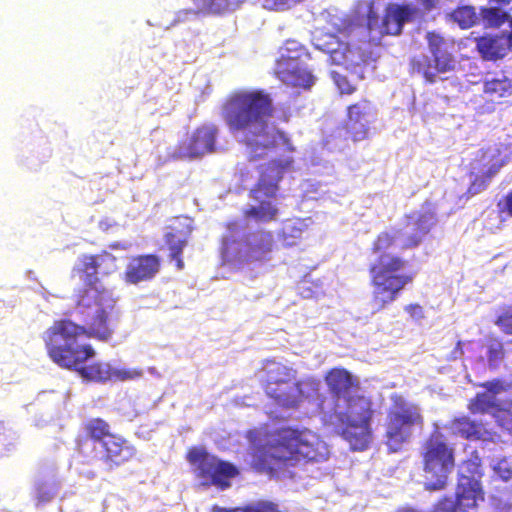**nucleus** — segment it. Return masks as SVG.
I'll list each match as a JSON object with an SVG mask.
<instances>
[{
	"mask_svg": "<svg viewBox=\"0 0 512 512\" xmlns=\"http://www.w3.org/2000/svg\"><path fill=\"white\" fill-rule=\"evenodd\" d=\"M240 508L241 507H236V508H224V507H220L218 505H214L212 507V512H240Z\"/></svg>",
	"mask_w": 512,
	"mask_h": 512,
	"instance_id": "obj_47",
	"label": "nucleus"
},
{
	"mask_svg": "<svg viewBox=\"0 0 512 512\" xmlns=\"http://www.w3.org/2000/svg\"><path fill=\"white\" fill-rule=\"evenodd\" d=\"M495 323L504 333L512 335V310H505Z\"/></svg>",
	"mask_w": 512,
	"mask_h": 512,
	"instance_id": "obj_40",
	"label": "nucleus"
},
{
	"mask_svg": "<svg viewBox=\"0 0 512 512\" xmlns=\"http://www.w3.org/2000/svg\"><path fill=\"white\" fill-rule=\"evenodd\" d=\"M417 2L420 4L424 12H431L432 10L438 8L440 3L439 0H417Z\"/></svg>",
	"mask_w": 512,
	"mask_h": 512,
	"instance_id": "obj_45",
	"label": "nucleus"
},
{
	"mask_svg": "<svg viewBox=\"0 0 512 512\" xmlns=\"http://www.w3.org/2000/svg\"><path fill=\"white\" fill-rule=\"evenodd\" d=\"M218 128L214 124H205L196 128L183 145L184 154L190 158L200 157L215 151Z\"/></svg>",
	"mask_w": 512,
	"mask_h": 512,
	"instance_id": "obj_22",
	"label": "nucleus"
},
{
	"mask_svg": "<svg viewBox=\"0 0 512 512\" xmlns=\"http://www.w3.org/2000/svg\"><path fill=\"white\" fill-rule=\"evenodd\" d=\"M298 0H261L263 6L271 10H283Z\"/></svg>",
	"mask_w": 512,
	"mask_h": 512,
	"instance_id": "obj_42",
	"label": "nucleus"
},
{
	"mask_svg": "<svg viewBox=\"0 0 512 512\" xmlns=\"http://www.w3.org/2000/svg\"><path fill=\"white\" fill-rule=\"evenodd\" d=\"M425 419L420 407L407 401L401 395L392 397L385 420V444L390 452L400 451L410 441L414 430L422 431Z\"/></svg>",
	"mask_w": 512,
	"mask_h": 512,
	"instance_id": "obj_11",
	"label": "nucleus"
},
{
	"mask_svg": "<svg viewBox=\"0 0 512 512\" xmlns=\"http://www.w3.org/2000/svg\"><path fill=\"white\" fill-rule=\"evenodd\" d=\"M294 163V158L289 155L271 159L259 166L258 180L249 191L250 198L259 204L249 206L242 211L245 220H253L258 223H269L276 220L279 209L272 200L277 198L279 184L284 175L294 169Z\"/></svg>",
	"mask_w": 512,
	"mask_h": 512,
	"instance_id": "obj_7",
	"label": "nucleus"
},
{
	"mask_svg": "<svg viewBox=\"0 0 512 512\" xmlns=\"http://www.w3.org/2000/svg\"><path fill=\"white\" fill-rule=\"evenodd\" d=\"M420 457L426 481L424 489L442 491L455 467V450L440 432L431 433L421 444Z\"/></svg>",
	"mask_w": 512,
	"mask_h": 512,
	"instance_id": "obj_10",
	"label": "nucleus"
},
{
	"mask_svg": "<svg viewBox=\"0 0 512 512\" xmlns=\"http://www.w3.org/2000/svg\"><path fill=\"white\" fill-rule=\"evenodd\" d=\"M86 436L95 446L98 460L106 471H114L130 462L137 455L136 447L123 435L114 433L102 418H91L83 424Z\"/></svg>",
	"mask_w": 512,
	"mask_h": 512,
	"instance_id": "obj_9",
	"label": "nucleus"
},
{
	"mask_svg": "<svg viewBox=\"0 0 512 512\" xmlns=\"http://www.w3.org/2000/svg\"><path fill=\"white\" fill-rule=\"evenodd\" d=\"M403 219L405 226L411 229V232L402 241L401 248L403 250L419 247L437 224L436 213L431 209L405 214Z\"/></svg>",
	"mask_w": 512,
	"mask_h": 512,
	"instance_id": "obj_19",
	"label": "nucleus"
},
{
	"mask_svg": "<svg viewBox=\"0 0 512 512\" xmlns=\"http://www.w3.org/2000/svg\"><path fill=\"white\" fill-rule=\"evenodd\" d=\"M481 387L485 388L487 392L491 393V396H495L504 390V383L499 379H493L481 384Z\"/></svg>",
	"mask_w": 512,
	"mask_h": 512,
	"instance_id": "obj_43",
	"label": "nucleus"
},
{
	"mask_svg": "<svg viewBox=\"0 0 512 512\" xmlns=\"http://www.w3.org/2000/svg\"><path fill=\"white\" fill-rule=\"evenodd\" d=\"M240 512H285L279 505L270 500H257L240 508Z\"/></svg>",
	"mask_w": 512,
	"mask_h": 512,
	"instance_id": "obj_34",
	"label": "nucleus"
},
{
	"mask_svg": "<svg viewBox=\"0 0 512 512\" xmlns=\"http://www.w3.org/2000/svg\"><path fill=\"white\" fill-rule=\"evenodd\" d=\"M195 14L221 16L236 10L243 0H191Z\"/></svg>",
	"mask_w": 512,
	"mask_h": 512,
	"instance_id": "obj_26",
	"label": "nucleus"
},
{
	"mask_svg": "<svg viewBox=\"0 0 512 512\" xmlns=\"http://www.w3.org/2000/svg\"><path fill=\"white\" fill-rule=\"evenodd\" d=\"M110 247L113 248V249H117V248H119V244H116V243L115 244H111Z\"/></svg>",
	"mask_w": 512,
	"mask_h": 512,
	"instance_id": "obj_51",
	"label": "nucleus"
},
{
	"mask_svg": "<svg viewBox=\"0 0 512 512\" xmlns=\"http://www.w3.org/2000/svg\"><path fill=\"white\" fill-rule=\"evenodd\" d=\"M463 354H464V351H463V347H462V342L458 341L456 343V346H455L454 350H453L454 358L460 357Z\"/></svg>",
	"mask_w": 512,
	"mask_h": 512,
	"instance_id": "obj_48",
	"label": "nucleus"
},
{
	"mask_svg": "<svg viewBox=\"0 0 512 512\" xmlns=\"http://www.w3.org/2000/svg\"><path fill=\"white\" fill-rule=\"evenodd\" d=\"M326 37L328 39L326 42H324V43L317 42L315 44V46H316V48L329 54L331 59L334 62L339 63L340 59L338 58V54H341L342 57L344 54L343 51L339 52V47L341 46V44L339 43V41L335 35L328 34V35H326ZM318 41H320V39H318Z\"/></svg>",
	"mask_w": 512,
	"mask_h": 512,
	"instance_id": "obj_33",
	"label": "nucleus"
},
{
	"mask_svg": "<svg viewBox=\"0 0 512 512\" xmlns=\"http://www.w3.org/2000/svg\"><path fill=\"white\" fill-rule=\"evenodd\" d=\"M328 390L336 399L345 398L344 411L334 414L335 431L352 450L363 451L372 441V402L363 395H349L359 389V381L344 368H332L325 375Z\"/></svg>",
	"mask_w": 512,
	"mask_h": 512,
	"instance_id": "obj_4",
	"label": "nucleus"
},
{
	"mask_svg": "<svg viewBox=\"0 0 512 512\" xmlns=\"http://www.w3.org/2000/svg\"><path fill=\"white\" fill-rule=\"evenodd\" d=\"M507 41H508V44L510 46V48H512V21H511V24H510V31L507 35Z\"/></svg>",
	"mask_w": 512,
	"mask_h": 512,
	"instance_id": "obj_49",
	"label": "nucleus"
},
{
	"mask_svg": "<svg viewBox=\"0 0 512 512\" xmlns=\"http://www.w3.org/2000/svg\"><path fill=\"white\" fill-rule=\"evenodd\" d=\"M302 54V51H296L295 55L281 53L276 61L274 73L287 85L309 89L314 84L315 78L301 63Z\"/></svg>",
	"mask_w": 512,
	"mask_h": 512,
	"instance_id": "obj_17",
	"label": "nucleus"
},
{
	"mask_svg": "<svg viewBox=\"0 0 512 512\" xmlns=\"http://www.w3.org/2000/svg\"><path fill=\"white\" fill-rule=\"evenodd\" d=\"M275 112L271 95L263 89H239L231 92L222 103L221 116L231 132H242V142L249 151V160L263 158L276 148L281 139L289 152L295 148L282 131H268V122Z\"/></svg>",
	"mask_w": 512,
	"mask_h": 512,
	"instance_id": "obj_1",
	"label": "nucleus"
},
{
	"mask_svg": "<svg viewBox=\"0 0 512 512\" xmlns=\"http://www.w3.org/2000/svg\"><path fill=\"white\" fill-rule=\"evenodd\" d=\"M376 116L375 106L366 98L350 104L347 107L344 124L348 137L354 142L366 140L370 135L371 124L376 120Z\"/></svg>",
	"mask_w": 512,
	"mask_h": 512,
	"instance_id": "obj_16",
	"label": "nucleus"
},
{
	"mask_svg": "<svg viewBox=\"0 0 512 512\" xmlns=\"http://www.w3.org/2000/svg\"><path fill=\"white\" fill-rule=\"evenodd\" d=\"M505 357V349L501 342L494 341L489 344L487 360L490 366L496 367Z\"/></svg>",
	"mask_w": 512,
	"mask_h": 512,
	"instance_id": "obj_36",
	"label": "nucleus"
},
{
	"mask_svg": "<svg viewBox=\"0 0 512 512\" xmlns=\"http://www.w3.org/2000/svg\"><path fill=\"white\" fill-rule=\"evenodd\" d=\"M56 494V490L45 482H37L34 486V500L37 506L51 502Z\"/></svg>",
	"mask_w": 512,
	"mask_h": 512,
	"instance_id": "obj_32",
	"label": "nucleus"
},
{
	"mask_svg": "<svg viewBox=\"0 0 512 512\" xmlns=\"http://www.w3.org/2000/svg\"><path fill=\"white\" fill-rule=\"evenodd\" d=\"M298 290L301 297L306 299H316L324 294L322 282L307 277L301 280Z\"/></svg>",
	"mask_w": 512,
	"mask_h": 512,
	"instance_id": "obj_29",
	"label": "nucleus"
},
{
	"mask_svg": "<svg viewBox=\"0 0 512 512\" xmlns=\"http://www.w3.org/2000/svg\"><path fill=\"white\" fill-rule=\"evenodd\" d=\"M227 226L229 229H231L233 226H236V222H231Z\"/></svg>",
	"mask_w": 512,
	"mask_h": 512,
	"instance_id": "obj_50",
	"label": "nucleus"
},
{
	"mask_svg": "<svg viewBox=\"0 0 512 512\" xmlns=\"http://www.w3.org/2000/svg\"><path fill=\"white\" fill-rule=\"evenodd\" d=\"M494 471L504 481H508L512 478V467L505 459H501L497 462Z\"/></svg>",
	"mask_w": 512,
	"mask_h": 512,
	"instance_id": "obj_41",
	"label": "nucleus"
},
{
	"mask_svg": "<svg viewBox=\"0 0 512 512\" xmlns=\"http://www.w3.org/2000/svg\"><path fill=\"white\" fill-rule=\"evenodd\" d=\"M483 20L491 27H499L506 20V13L502 12L499 8L489 7L483 8L481 11Z\"/></svg>",
	"mask_w": 512,
	"mask_h": 512,
	"instance_id": "obj_35",
	"label": "nucleus"
},
{
	"mask_svg": "<svg viewBox=\"0 0 512 512\" xmlns=\"http://www.w3.org/2000/svg\"><path fill=\"white\" fill-rule=\"evenodd\" d=\"M170 231L164 235V241L169 251V259L175 262L176 269L185 267L183 251L187 247L193 232L192 220L188 217H178L170 225Z\"/></svg>",
	"mask_w": 512,
	"mask_h": 512,
	"instance_id": "obj_18",
	"label": "nucleus"
},
{
	"mask_svg": "<svg viewBox=\"0 0 512 512\" xmlns=\"http://www.w3.org/2000/svg\"><path fill=\"white\" fill-rule=\"evenodd\" d=\"M298 372L292 366L265 359L256 371L258 382L265 395L275 405L285 409H296L306 398L303 381L297 379Z\"/></svg>",
	"mask_w": 512,
	"mask_h": 512,
	"instance_id": "obj_8",
	"label": "nucleus"
},
{
	"mask_svg": "<svg viewBox=\"0 0 512 512\" xmlns=\"http://www.w3.org/2000/svg\"><path fill=\"white\" fill-rule=\"evenodd\" d=\"M450 17L461 29L473 27L478 20L475 8L469 5L456 7L451 12Z\"/></svg>",
	"mask_w": 512,
	"mask_h": 512,
	"instance_id": "obj_28",
	"label": "nucleus"
},
{
	"mask_svg": "<svg viewBox=\"0 0 512 512\" xmlns=\"http://www.w3.org/2000/svg\"><path fill=\"white\" fill-rule=\"evenodd\" d=\"M495 397L487 392L477 393L474 398L469 401L468 409L472 413H485L495 407Z\"/></svg>",
	"mask_w": 512,
	"mask_h": 512,
	"instance_id": "obj_30",
	"label": "nucleus"
},
{
	"mask_svg": "<svg viewBox=\"0 0 512 512\" xmlns=\"http://www.w3.org/2000/svg\"><path fill=\"white\" fill-rule=\"evenodd\" d=\"M79 314L82 324L68 318L55 320L42 335L49 358L58 366L73 371H77L96 354L90 344L75 345L78 338L107 341L114 332L112 317H105L103 311L98 314Z\"/></svg>",
	"mask_w": 512,
	"mask_h": 512,
	"instance_id": "obj_3",
	"label": "nucleus"
},
{
	"mask_svg": "<svg viewBox=\"0 0 512 512\" xmlns=\"http://www.w3.org/2000/svg\"><path fill=\"white\" fill-rule=\"evenodd\" d=\"M401 235V229L391 227L379 232L371 243L370 251L375 259L369 264L368 272L374 288L373 301L378 310L395 301L415 279L414 272L405 271L408 260L389 252Z\"/></svg>",
	"mask_w": 512,
	"mask_h": 512,
	"instance_id": "obj_5",
	"label": "nucleus"
},
{
	"mask_svg": "<svg viewBox=\"0 0 512 512\" xmlns=\"http://www.w3.org/2000/svg\"><path fill=\"white\" fill-rule=\"evenodd\" d=\"M117 262V257L106 250L78 257L71 269V277L78 278L83 284L74 292L78 313L98 314L103 311L105 317H112L116 300L100 278L114 274L118 270Z\"/></svg>",
	"mask_w": 512,
	"mask_h": 512,
	"instance_id": "obj_6",
	"label": "nucleus"
},
{
	"mask_svg": "<svg viewBox=\"0 0 512 512\" xmlns=\"http://www.w3.org/2000/svg\"><path fill=\"white\" fill-rule=\"evenodd\" d=\"M505 211L512 216V191L505 197Z\"/></svg>",
	"mask_w": 512,
	"mask_h": 512,
	"instance_id": "obj_46",
	"label": "nucleus"
},
{
	"mask_svg": "<svg viewBox=\"0 0 512 512\" xmlns=\"http://www.w3.org/2000/svg\"><path fill=\"white\" fill-rule=\"evenodd\" d=\"M476 47L481 57L487 61L504 58L510 48L507 38L502 36H481L476 39Z\"/></svg>",
	"mask_w": 512,
	"mask_h": 512,
	"instance_id": "obj_25",
	"label": "nucleus"
},
{
	"mask_svg": "<svg viewBox=\"0 0 512 512\" xmlns=\"http://www.w3.org/2000/svg\"><path fill=\"white\" fill-rule=\"evenodd\" d=\"M84 380L92 382L111 381V366L106 363L93 362L91 364H82L76 371Z\"/></svg>",
	"mask_w": 512,
	"mask_h": 512,
	"instance_id": "obj_27",
	"label": "nucleus"
},
{
	"mask_svg": "<svg viewBox=\"0 0 512 512\" xmlns=\"http://www.w3.org/2000/svg\"><path fill=\"white\" fill-rule=\"evenodd\" d=\"M161 269V259L156 254H139L129 258L122 279L126 284L138 285L153 280Z\"/></svg>",
	"mask_w": 512,
	"mask_h": 512,
	"instance_id": "obj_20",
	"label": "nucleus"
},
{
	"mask_svg": "<svg viewBox=\"0 0 512 512\" xmlns=\"http://www.w3.org/2000/svg\"><path fill=\"white\" fill-rule=\"evenodd\" d=\"M430 512H460L455 499L449 495H443L433 504Z\"/></svg>",
	"mask_w": 512,
	"mask_h": 512,
	"instance_id": "obj_37",
	"label": "nucleus"
},
{
	"mask_svg": "<svg viewBox=\"0 0 512 512\" xmlns=\"http://www.w3.org/2000/svg\"><path fill=\"white\" fill-rule=\"evenodd\" d=\"M185 457L195 477L205 487L226 490L231 487V480L240 475L236 465L209 453L203 446L190 447Z\"/></svg>",
	"mask_w": 512,
	"mask_h": 512,
	"instance_id": "obj_13",
	"label": "nucleus"
},
{
	"mask_svg": "<svg viewBox=\"0 0 512 512\" xmlns=\"http://www.w3.org/2000/svg\"><path fill=\"white\" fill-rule=\"evenodd\" d=\"M464 467L468 474L459 476L454 499L460 512H477L479 502L485 499L481 484L483 476L481 464L469 460L465 462Z\"/></svg>",
	"mask_w": 512,
	"mask_h": 512,
	"instance_id": "obj_15",
	"label": "nucleus"
},
{
	"mask_svg": "<svg viewBox=\"0 0 512 512\" xmlns=\"http://www.w3.org/2000/svg\"><path fill=\"white\" fill-rule=\"evenodd\" d=\"M450 428L455 435L469 441H489L492 439L484 423L470 419L468 416L455 417L450 421Z\"/></svg>",
	"mask_w": 512,
	"mask_h": 512,
	"instance_id": "obj_23",
	"label": "nucleus"
},
{
	"mask_svg": "<svg viewBox=\"0 0 512 512\" xmlns=\"http://www.w3.org/2000/svg\"><path fill=\"white\" fill-rule=\"evenodd\" d=\"M273 247L274 239L272 232H261L258 239L254 242H247L246 248L238 252L232 261L237 268L265 263L271 259Z\"/></svg>",
	"mask_w": 512,
	"mask_h": 512,
	"instance_id": "obj_21",
	"label": "nucleus"
},
{
	"mask_svg": "<svg viewBox=\"0 0 512 512\" xmlns=\"http://www.w3.org/2000/svg\"><path fill=\"white\" fill-rule=\"evenodd\" d=\"M418 9L411 4L388 3L380 16L371 1L366 14V27L371 36L378 38L384 36H398L402 33L404 25L414 19Z\"/></svg>",
	"mask_w": 512,
	"mask_h": 512,
	"instance_id": "obj_14",
	"label": "nucleus"
},
{
	"mask_svg": "<svg viewBox=\"0 0 512 512\" xmlns=\"http://www.w3.org/2000/svg\"><path fill=\"white\" fill-rule=\"evenodd\" d=\"M482 92L487 102L503 104L512 96V80L506 75L484 78L482 80Z\"/></svg>",
	"mask_w": 512,
	"mask_h": 512,
	"instance_id": "obj_24",
	"label": "nucleus"
},
{
	"mask_svg": "<svg viewBox=\"0 0 512 512\" xmlns=\"http://www.w3.org/2000/svg\"><path fill=\"white\" fill-rule=\"evenodd\" d=\"M431 58L418 55L411 58L409 72L411 75H421L426 83L436 82L437 74L451 72L455 69V42L446 39L436 31H428L425 35Z\"/></svg>",
	"mask_w": 512,
	"mask_h": 512,
	"instance_id": "obj_12",
	"label": "nucleus"
},
{
	"mask_svg": "<svg viewBox=\"0 0 512 512\" xmlns=\"http://www.w3.org/2000/svg\"><path fill=\"white\" fill-rule=\"evenodd\" d=\"M497 168H490L487 172L474 178L467 189V194L474 196L486 190L491 178L497 173Z\"/></svg>",
	"mask_w": 512,
	"mask_h": 512,
	"instance_id": "obj_31",
	"label": "nucleus"
},
{
	"mask_svg": "<svg viewBox=\"0 0 512 512\" xmlns=\"http://www.w3.org/2000/svg\"><path fill=\"white\" fill-rule=\"evenodd\" d=\"M405 311L416 320L424 318V310L420 304H409L405 307Z\"/></svg>",
	"mask_w": 512,
	"mask_h": 512,
	"instance_id": "obj_44",
	"label": "nucleus"
},
{
	"mask_svg": "<svg viewBox=\"0 0 512 512\" xmlns=\"http://www.w3.org/2000/svg\"><path fill=\"white\" fill-rule=\"evenodd\" d=\"M142 376V370L140 369H115L111 367V380L114 381H126L133 380Z\"/></svg>",
	"mask_w": 512,
	"mask_h": 512,
	"instance_id": "obj_38",
	"label": "nucleus"
},
{
	"mask_svg": "<svg viewBox=\"0 0 512 512\" xmlns=\"http://www.w3.org/2000/svg\"><path fill=\"white\" fill-rule=\"evenodd\" d=\"M4 424V421L0 420V427H2Z\"/></svg>",
	"mask_w": 512,
	"mask_h": 512,
	"instance_id": "obj_52",
	"label": "nucleus"
},
{
	"mask_svg": "<svg viewBox=\"0 0 512 512\" xmlns=\"http://www.w3.org/2000/svg\"><path fill=\"white\" fill-rule=\"evenodd\" d=\"M329 448L321 436L308 429L281 427L267 444H253L249 449L250 466L257 472L317 463L329 458Z\"/></svg>",
	"mask_w": 512,
	"mask_h": 512,
	"instance_id": "obj_2",
	"label": "nucleus"
},
{
	"mask_svg": "<svg viewBox=\"0 0 512 512\" xmlns=\"http://www.w3.org/2000/svg\"><path fill=\"white\" fill-rule=\"evenodd\" d=\"M332 78L340 94L351 95L356 91V86L352 85L345 75L333 72Z\"/></svg>",
	"mask_w": 512,
	"mask_h": 512,
	"instance_id": "obj_39",
	"label": "nucleus"
}]
</instances>
